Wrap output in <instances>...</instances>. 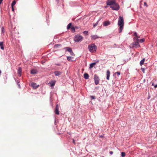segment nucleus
<instances>
[{
    "instance_id": "44",
    "label": "nucleus",
    "mask_w": 157,
    "mask_h": 157,
    "mask_svg": "<svg viewBox=\"0 0 157 157\" xmlns=\"http://www.w3.org/2000/svg\"><path fill=\"white\" fill-rule=\"evenodd\" d=\"M152 86H154V83H153V84H152Z\"/></svg>"
},
{
    "instance_id": "43",
    "label": "nucleus",
    "mask_w": 157,
    "mask_h": 157,
    "mask_svg": "<svg viewBox=\"0 0 157 157\" xmlns=\"http://www.w3.org/2000/svg\"><path fill=\"white\" fill-rule=\"evenodd\" d=\"M136 38H140V37H139L137 36V37H136Z\"/></svg>"
},
{
    "instance_id": "34",
    "label": "nucleus",
    "mask_w": 157,
    "mask_h": 157,
    "mask_svg": "<svg viewBox=\"0 0 157 157\" xmlns=\"http://www.w3.org/2000/svg\"><path fill=\"white\" fill-rule=\"evenodd\" d=\"M141 71L144 73L145 71V69L144 68H141Z\"/></svg>"
},
{
    "instance_id": "21",
    "label": "nucleus",
    "mask_w": 157,
    "mask_h": 157,
    "mask_svg": "<svg viewBox=\"0 0 157 157\" xmlns=\"http://www.w3.org/2000/svg\"><path fill=\"white\" fill-rule=\"evenodd\" d=\"M65 48L66 49L67 51L69 52L70 53L72 51L71 49L69 47L66 48Z\"/></svg>"
},
{
    "instance_id": "42",
    "label": "nucleus",
    "mask_w": 157,
    "mask_h": 157,
    "mask_svg": "<svg viewBox=\"0 0 157 157\" xmlns=\"http://www.w3.org/2000/svg\"><path fill=\"white\" fill-rule=\"evenodd\" d=\"M3 1V0H0V4H1L2 3V1Z\"/></svg>"
},
{
    "instance_id": "35",
    "label": "nucleus",
    "mask_w": 157,
    "mask_h": 157,
    "mask_svg": "<svg viewBox=\"0 0 157 157\" xmlns=\"http://www.w3.org/2000/svg\"><path fill=\"white\" fill-rule=\"evenodd\" d=\"M134 35L136 36V37H137V33H135Z\"/></svg>"
},
{
    "instance_id": "2",
    "label": "nucleus",
    "mask_w": 157,
    "mask_h": 157,
    "mask_svg": "<svg viewBox=\"0 0 157 157\" xmlns=\"http://www.w3.org/2000/svg\"><path fill=\"white\" fill-rule=\"evenodd\" d=\"M89 50L91 53L96 51L97 47L94 44H90L88 46Z\"/></svg>"
},
{
    "instance_id": "11",
    "label": "nucleus",
    "mask_w": 157,
    "mask_h": 157,
    "mask_svg": "<svg viewBox=\"0 0 157 157\" xmlns=\"http://www.w3.org/2000/svg\"><path fill=\"white\" fill-rule=\"evenodd\" d=\"M22 72L21 68V67H19L17 73L18 75L20 77L21 75V73Z\"/></svg>"
},
{
    "instance_id": "16",
    "label": "nucleus",
    "mask_w": 157,
    "mask_h": 157,
    "mask_svg": "<svg viewBox=\"0 0 157 157\" xmlns=\"http://www.w3.org/2000/svg\"><path fill=\"white\" fill-rule=\"evenodd\" d=\"M84 78L86 79H88L89 78V75L87 73H85L84 74Z\"/></svg>"
},
{
    "instance_id": "15",
    "label": "nucleus",
    "mask_w": 157,
    "mask_h": 157,
    "mask_svg": "<svg viewBox=\"0 0 157 157\" xmlns=\"http://www.w3.org/2000/svg\"><path fill=\"white\" fill-rule=\"evenodd\" d=\"M55 75L56 76H59L61 75V72L59 71H56L54 72Z\"/></svg>"
},
{
    "instance_id": "29",
    "label": "nucleus",
    "mask_w": 157,
    "mask_h": 157,
    "mask_svg": "<svg viewBox=\"0 0 157 157\" xmlns=\"http://www.w3.org/2000/svg\"><path fill=\"white\" fill-rule=\"evenodd\" d=\"M61 45L60 44H56L54 46V48H57L59 46H61Z\"/></svg>"
},
{
    "instance_id": "22",
    "label": "nucleus",
    "mask_w": 157,
    "mask_h": 157,
    "mask_svg": "<svg viewBox=\"0 0 157 157\" xmlns=\"http://www.w3.org/2000/svg\"><path fill=\"white\" fill-rule=\"evenodd\" d=\"M71 25H72V24L71 23H69L67 26V29H69L70 28H71Z\"/></svg>"
},
{
    "instance_id": "6",
    "label": "nucleus",
    "mask_w": 157,
    "mask_h": 157,
    "mask_svg": "<svg viewBox=\"0 0 157 157\" xmlns=\"http://www.w3.org/2000/svg\"><path fill=\"white\" fill-rule=\"evenodd\" d=\"M94 80L95 83L96 85H98L99 83V78L96 75H95L94 77Z\"/></svg>"
},
{
    "instance_id": "31",
    "label": "nucleus",
    "mask_w": 157,
    "mask_h": 157,
    "mask_svg": "<svg viewBox=\"0 0 157 157\" xmlns=\"http://www.w3.org/2000/svg\"><path fill=\"white\" fill-rule=\"evenodd\" d=\"M70 53L71 54V55L72 56H75V54H74V53L73 52V51H72V50L71 51V52H70Z\"/></svg>"
},
{
    "instance_id": "17",
    "label": "nucleus",
    "mask_w": 157,
    "mask_h": 157,
    "mask_svg": "<svg viewBox=\"0 0 157 157\" xmlns=\"http://www.w3.org/2000/svg\"><path fill=\"white\" fill-rule=\"evenodd\" d=\"M73 58L71 56H67V59L68 61H72V59Z\"/></svg>"
},
{
    "instance_id": "24",
    "label": "nucleus",
    "mask_w": 157,
    "mask_h": 157,
    "mask_svg": "<svg viewBox=\"0 0 157 157\" xmlns=\"http://www.w3.org/2000/svg\"><path fill=\"white\" fill-rule=\"evenodd\" d=\"M16 2L15 0H14L12 3L11 7H13V6L15 5Z\"/></svg>"
},
{
    "instance_id": "36",
    "label": "nucleus",
    "mask_w": 157,
    "mask_h": 157,
    "mask_svg": "<svg viewBox=\"0 0 157 157\" xmlns=\"http://www.w3.org/2000/svg\"><path fill=\"white\" fill-rule=\"evenodd\" d=\"M144 5L145 6H146L147 7V3L145 2H144Z\"/></svg>"
},
{
    "instance_id": "41",
    "label": "nucleus",
    "mask_w": 157,
    "mask_h": 157,
    "mask_svg": "<svg viewBox=\"0 0 157 157\" xmlns=\"http://www.w3.org/2000/svg\"><path fill=\"white\" fill-rule=\"evenodd\" d=\"M154 87L155 88H156L157 87V84H156V85H155V86H154Z\"/></svg>"
},
{
    "instance_id": "25",
    "label": "nucleus",
    "mask_w": 157,
    "mask_h": 157,
    "mask_svg": "<svg viewBox=\"0 0 157 157\" xmlns=\"http://www.w3.org/2000/svg\"><path fill=\"white\" fill-rule=\"evenodd\" d=\"M83 33L86 35H87L88 34V31H84L83 32Z\"/></svg>"
},
{
    "instance_id": "46",
    "label": "nucleus",
    "mask_w": 157,
    "mask_h": 157,
    "mask_svg": "<svg viewBox=\"0 0 157 157\" xmlns=\"http://www.w3.org/2000/svg\"><path fill=\"white\" fill-rule=\"evenodd\" d=\"M156 46H157V43L156 44Z\"/></svg>"
},
{
    "instance_id": "33",
    "label": "nucleus",
    "mask_w": 157,
    "mask_h": 157,
    "mask_svg": "<svg viewBox=\"0 0 157 157\" xmlns=\"http://www.w3.org/2000/svg\"><path fill=\"white\" fill-rule=\"evenodd\" d=\"M2 33H4L5 32L4 29L3 27L2 28Z\"/></svg>"
},
{
    "instance_id": "37",
    "label": "nucleus",
    "mask_w": 157,
    "mask_h": 157,
    "mask_svg": "<svg viewBox=\"0 0 157 157\" xmlns=\"http://www.w3.org/2000/svg\"><path fill=\"white\" fill-rule=\"evenodd\" d=\"M91 98L92 99H94L95 98V97L94 96H91Z\"/></svg>"
},
{
    "instance_id": "45",
    "label": "nucleus",
    "mask_w": 157,
    "mask_h": 157,
    "mask_svg": "<svg viewBox=\"0 0 157 157\" xmlns=\"http://www.w3.org/2000/svg\"><path fill=\"white\" fill-rule=\"evenodd\" d=\"M152 157H155V156H152Z\"/></svg>"
},
{
    "instance_id": "7",
    "label": "nucleus",
    "mask_w": 157,
    "mask_h": 157,
    "mask_svg": "<svg viewBox=\"0 0 157 157\" xmlns=\"http://www.w3.org/2000/svg\"><path fill=\"white\" fill-rule=\"evenodd\" d=\"M115 0H108L106 2V4L107 5L112 6L115 2Z\"/></svg>"
},
{
    "instance_id": "38",
    "label": "nucleus",
    "mask_w": 157,
    "mask_h": 157,
    "mask_svg": "<svg viewBox=\"0 0 157 157\" xmlns=\"http://www.w3.org/2000/svg\"><path fill=\"white\" fill-rule=\"evenodd\" d=\"M109 153L110 155H112L113 153V152L112 151H110L109 152Z\"/></svg>"
},
{
    "instance_id": "18",
    "label": "nucleus",
    "mask_w": 157,
    "mask_h": 157,
    "mask_svg": "<svg viewBox=\"0 0 157 157\" xmlns=\"http://www.w3.org/2000/svg\"><path fill=\"white\" fill-rule=\"evenodd\" d=\"M36 70L35 69L32 70L31 71V73L32 74H34L36 73Z\"/></svg>"
},
{
    "instance_id": "28",
    "label": "nucleus",
    "mask_w": 157,
    "mask_h": 157,
    "mask_svg": "<svg viewBox=\"0 0 157 157\" xmlns=\"http://www.w3.org/2000/svg\"><path fill=\"white\" fill-rule=\"evenodd\" d=\"M98 21L95 24H93V27L94 28H95L98 25Z\"/></svg>"
},
{
    "instance_id": "27",
    "label": "nucleus",
    "mask_w": 157,
    "mask_h": 157,
    "mask_svg": "<svg viewBox=\"0 0 157 157\" xmlns=\"http://www.w3.org/2000/svg\"><path fill=\"white\" fill-rule=\"evenodd\" d=\"M71 31L73 32H75V29L74 27H72L71 28Z\"/></svg>"
},
{
    "instance_id": "32",
    "label": "nucleus",
    "mask_w": 157,
    "mask_h": 157,
    "mask_svg": "<svg viewBox=\"0 0 157 157\" xmlns=\"http://www.w3.org/2000/svg\"><path fill=\"white\" fill-rule=\"evenodd\" d=\"M115 74H117V75L118 76L120 75L121 73H120V72L118 71V72H117L115 73Z\"/></svg>"
},
{
    "instance_id": "19",
    "label": "nucleus",
    "mask_w": 157,
    "mask_h": 157,
    "mask_svg": "<svg viewBox=\"0 0 157 157\" xmlns=\"http://www.w3.org/2000/svg\"><path fill=\"white\" fill-rule=\"evenodd\" d=\"M0 47H1V48L2 49H4V47H3V42H0Z\"/></svg>"
},
{
    "instance_id": "13",
    "label": "nucleus",
    "mask_w": 157,
    "mask_h": 157,
    "mask_svg": "<svg viewBox=\"0 0 157 157\" xmlns=\"http://www.w3.org/2000/svg\"><path fill=\"white\" fill-rule=\"evenodd\" d=\"M99 37L97 35H92L91 36V39L93 40H96Z\"/></svg>"
},
{
    "instance_id": "30",
    "label": "nucleus",
    "mask_w": 157,
    "mask_h": 157,
    "mask_svg": "<svg viewBox=\"0 0 157 157\" xmlns=\"http://www.w3.org/2000/svg\"><path fill=\"white\" fill-rule=\"evenodd\" d=\"M144 39H142L140 40V41L141 43H143L144 41Z\"/></svg>"
},
{
    "instance_id": "39",
    "label": "nucleus",
    "mask_w": 157,
    "mask_h": 157,
    "mask_svg": "<svg viewBox=\"0 0 157 157\" xmlns=\"http://www.w3.org/2000/svg\"><path fill=\"white\" fill-rule=\"evenodd\" d=\"M12 7V11H14V9L13 8V7Z\"/></svg>"
},
{
    "instance_id": "9",
    "label": "nucleus",
    "mask_w": 157,
    "mask_h": 157,
    "mask_svg": "<svg viewBox=\"0 0 157 157\" xmlns=\"http://www.w3.org/2000/svg\"><path fill=\"white\" fill-rule=\"evenodd\" d=\"M110 72L109 71V70H108L107 71V73H106V79L108 80H109V77H110Z\"/></svg>"
},
{
    "instance_id": "26",
    "label": "nucleus",
    "mask_w": 157,
    "mask_h": 157,
    "mask_svg": "<svg viewBox=\"0 0 157 157\" xmlns=\"http://www.w3.org/2000/svg\"><path fill=\"white\" fill-rule=\"evenodd\" d=\"M125 154L124 152H122L121 153V156L122 157H124L125 156Z\"/></svg>"
},
{
    "instance_id": "8",
    "label": "nucleus",
    "mask_w": 157,
    "mask_h": 157,
    "mask_svg": "<svg viewBox=\"0 0 157 157\" xmlns=\"http://www.w3.org/2000/svg\"><path fill=\"white\" fill-rule=\"evenodd\" d=\"M59 107L58 105H56V109L55 110V113L57 115H59Z\"/></svg>"
},
{
    "instance_id": "4",
    "label": "nucleus",
    "mask_w": 157,
    "mask_h": 157,
    "mask_svg": "<svg viewBox=\"0 0 157 157\" xmlns=\"http://www.w3.org/2000/svg\"><path fill=\"white\" fill-rule=\"evenodd\" d=\"M112 6H110V7L112 8L113 10H118L120 8V6L119 5L116 3V2L113 4Z\"/></svg>"
},
{
    "instance_id": "5",
    "label": "nucleus",
    "mask_w": 157,
    "mask_h": 157,
    "mask_svg": "<svg viewBox=\"0 0 157 157\" xmlns=\"http://www.w3.org/2000/svg\"><path fill=\"white\" fill-rule=\"evenodd\" d=\"M134 39L135 40L132 44V47H135L136 48L140 47V45L139 43V40L135 38H134Z\"/></svg>"
},
{
    "instance_id": "10",
    "label": "nucleus",
    "mask_w": 157,
    "mask_h": 157,
    "mask_svg": "<svg viewBox=\"0 0 157 157\" xmlns=\"http://www.w3.org/2000/svg\"><path fill=\"white\" fill-rule=\"evenodd\" d=\"M31 86L34 89L37 88L39 86V85H37L36 83L34 82L31 84Z\"/></svg>"
},
{
    "instance_id": "3",
    "label": "nucleus",
    "mask_w": 157,
    "mask_h": 157,
    "mask_svg": "<svg viewBox=\"0 0 157 157\" xmlns=\"http://www.w3.org/2000/svg\"><path fill=\"white\" fill-rule=\"evenodd\" d=\"M83 37L78 34L75 36L74 38V40L75 42L81 41L82 40Z\"/></svg>"
},
{
    "instance_id": "40",
    "label": "nucleus",
    "mask_w": 157,
    "mask_h": 157,
    "mask_svg": "<svg viewBox=\"0 0 157 157\" xmlns=\"http://www.w3.org/2000/svg\"><path fill=\"white\" fill-rule=\"evenodd\" d=\"M72 140H73V143L74 144H75V141L74 140V139H73Z\"/></svg>"
},
{
    "instance_id": "14",
    "label": "nucleus",
    "mask_w": 157,
    "mask_h": 157,
    "mask_svg": "<svg viewBox=\"0 0 157 157\" xmlns=\"http://www.w3.org/2000/svg\"><path fill=\"white\" fill-rule=\"evenodd\" d=\"M49 84H50L51 86H53L55 85V82L52 81L49 82Z\"/></svg>"
},
{
    "instance_id": "23",
    "label": "nucleus",
    "mask_w": 157,
    "mask_h": 157,
    "mask_svg": "<svg viewBox=\"0 0 157 157\" xmlns=\"http://www.w3.org/2000/svg\"><path fill=\"white\" fill-rule=\"evenodd\" d=\"M96 64V63H91L90 64V68H92Z\"/></svg>"
},
{
    "instance_id": "12",
    "label": "nucleus",
    "mask_w": 157,
    "mask_h": 157,
    "mask_svg": "<svg viewBox=\"0 0 157 157\" xmlns=\"http://www.w3.org/2000/svg\"><path fill=\"white\" fill-rule=\"evenodd\" d=\"M110 24V23L109 21H105L104 22L103 25L104 26H107L109 25Z\"/></svg>"
},
{
    "instance_id": "20",
    "label": "nucleus",
    "mask_w": 157,
    "mask_h": 157,
    "mask_svg": "<svg viewBox=\"0 0 157 157\" xmlns=\"http://www.w3.org/2000/svg\"><path fill=\"white\" fill-rule=\"evenodd\" d=\"M145 58H144L140 62V65L141 66H142L144 63V62L145 61Z\"/></svg>"
},
{
    "instance_id": "1",
    "label": "nucleus",
    "mask_w": 157,
    "mask_h": 157,
    "mask_svg": "<svg viewBox=\"0 0 157 157\" xmlns=\"http://www.w3.org/2000/svg\"><path fill=\"white\" fill-rule=\"evenodd\" d=\"M118 25L120 26L119 32L120 33L122 31L124 25V19L122 17H119V19L118 21Z\"/></svg>"
},
{
    "instance_id": "47",
    "label": "nucleus",
    "mask_w": 157,
    "mask_h": 157,
    "mask_svg": "<svg viewBox=\"0 0 157 157\" xmlns=\"http://www.w3.org/2000/svg\"><path fill=\"white\" fill-rule=\"evenodd\" d=\"M156 97L157 98V96H156Z\"/></svg>"
}]
</instances>
